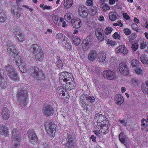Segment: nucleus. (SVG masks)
I'll use <instances>...</instances> for the list:
<instances>
[{
  "label": "nucleus",
  "mask_w": 148,
  "mask_h": 148,
  "mask_svg": "<svg viewBox=\"0 0 148 148\" xmlns=\"http://www.w3.org/2000/svg\"><path fill=\"white\" fill-rule=\"evenodd\" d=\"M119 22L120 23V24L117 23H114L113 24V25L115 26H119L120 27H121L123 26V24L121 23V21L120 20H119L117 21V22Z\"/></svg>",
  "instance_id": "obj_57"
},
{
  "label": "nucleus",
  "mask_w": 148,
  "mask_h": 148,
  "mask_svg": "<svg viewBox=\"0 0 148 148\" xmlns=\"http://www.w3.org/2000/svg\"><path fill=\"white\" fill-rule=\"evenodd\" d=\"M115 102L118 104L121 105L124 102V99L120 94H117L115 97Z\"/></svg>",
  "instance_id": "obj_22"
},
{
  "label": "nucleus",
  "mask_w": 148,
  "mask_h": 148,
  "mask_svg": "<svg viewBox=\"0 0 148 148\" xmlns=\"http://www.w3.org/2000/svg\"><path fill=\"white\" fill-rule=\"evenodd\" d=\"M135 71L136 73L137 74H141L142 73V71L140 68H137L136 69Z\"/></svg>",
  "instance_id": "obj_64"
},
{
  "label": "nucleus",
  "mask_w": 148,
  "mask_h": 148,
  "mask_svg": "<svg viewBox=\"0 0 148 148\" xmlns=\"http://www.w3.org/2000/svg\"><path fill=\"white\" fill-rule=\"evenodd\" d=\"M56 65L58 67L59 70L62 69L63 68L62 61L61 60H57L56 61Z\"/></svg>",
  "instance_id": "obj_42"
},
{
  "label": "nucleus",
  "mask_w": 148,
  "mask_h": 148,
  "mask_svg": "<svg viewBox=\"0 0 148 148\" xmlns=\"http://www.w3.org/2000/svg\"><path fill=\"white\" fill-rule=\"evenodd\" d=\"M71 23L73 27L76 28H80L81 25V22L80 19L76 18L75 19L71 20Z\"/></svg>",
  "instance_id": "obj_18"
},
{
  "label": "nucleus",
  "mask_w": 148,
  "mask_h": 148,
  "mask_svg": "<svg viewBox=\"0 0 148 148\" xmlns=\"http://www.w3.org/2000/svg\"><path fill=\"white\" fill-rule=\"evenodd\" d=\"M131 26L133 30L137 32H139V29L137 25L135 23H132Z\"/></svg>",
  "instance_id": "obj_50"
},
{
  "label": "nucleus",
  "mask_w": 148,
  "mask_h": 148,
  "mask_svg": "<svg viewBox=\"0 0 148 148\" xmlns=\"http://www.w3.org/2000/svg\"><path fill=\"white\" fill-rule=\"evenodd\" d=\"M73 3V0H64V7L66 9L70 8L72 5Z\"/></svg>",
  "instance_id": "obj_30"
},
{
  "label": "nucleus",
  "mask_w": 148,
  "mask_h": 148,
  "mask_svg": "<svg viewBox=\"0 0 148 148\" xmlns=\"http://www.w3.org/2000/svg\"><path fill=\"white\" fill-rule=\"evenodd\" d=\"M1 115L4 119L8 120L9 118L10 115L9 110L7 108L4 107L2 110Z\"/></svg>",
  "instance_id": "obj_17"
},
{
  "label": "nucleus",
  "mask_w": 148,
  "mask_h": 148,
  "mask_svg": "<svg viewBox=\"0 0 148 148\" xmlns=\"http://www.w3.org/2000/svg\"><path fill=\"white\" fill-rule=\"evenodd\" d=\"M136 37V35L135 33H132L129 36V40L132 41Z\"/></svg>",
  "instance_id": "obj_49"
},
{
  "label": "nucleus",
  "mask_w": 148,
  "mask_h": 148,
  "mask_svg": "<svg viewBox=\"0 0 148 148\" xmlns=\"http://www.w3.org/2000/svg\"><path fill=\"white\" fill-rule=\"evenodd\" d=\"M146 86H141V88L143 92L145 95H148V81L145 82Z\"/></svg>",
  "instance_id": "obj_35"
},
{
  "label": "nucleus",
  "mask_w": 148,
  "mask_h": 148,
  "mask_svg": "<svg viewBox=\"0 0 148 148\" xmlns=\"http://www.w3.org/2000/svg\"><path fill=\"white\" fill-rule=\"evenodd\" d=\"M87 95H82L80 97V103L84 109L87 110L88 108V104Z\"/></svg>",
  "instance_id": "obj_10"
},
{
  "label": "nucleus",
  "mask_w": 148,
  "mask_h": 148,
  "mask_svg": "<svg viewBox=\"0 0 148 148\" xmlns=\"http://www.w3.org/2000/svg\"><path fill=\"white\" fill-rule=\"evenodd\" d=\"M119 140L121 142L124 144L126 143L127 137L126 136L124 135L123 132H121L119 135Z\"/></svg>",
  "instance_id": "obj_29"
},
{
  "label": "nucleus",
  "mask_w": 148,
  "mask_h": 148,
  "mask_svg": "<svg viewBox=\"0 0 148 148\" xmlns=\"http://www.w3.org/2000/svg\"><path fill=\"white\" fill-rule=\"evenodd\" d=\"M31 49L34 54L39 52H41V51L42 50L40 46H38L36 44L32 45Z\"/></svg>",
  "instance_id": "obj_20"
},
{
  "label": "nucleus",
  "mask_w": 148,
  "mask_h": 148,
  "mask_svg": "<svg viewBox=\"0 0 148 148\" xmlns=\"http://www.w3.org/2000/svg\"><path fill=\"white\" fill-rule=\"evenodd\" d=\"M67 140H73L75 141V134H70L69 133H68V136L67 138Z\"/></svg>",
  "instance_id": "obj_40"
},
{
  "label": "nucleus",
  "mask_w": 148,
  "mask_h": 148,
  "mask_svg": "<svg viewBox=\"0 0 148 148\" xmlns=\"http://www.w3.org/2000/svg\"><path fill=\"white\" fill-rule=\"evenodd\" d=\"M6 20V16L3 13L0 12V22H3Z\"/></svg>",
  "instance_id": "obj_45"
},
{
  "label": "nucleus",
  "mask_w": 148,
  "mask_h": 148,
  "mask_svg": "<svg viewBox=\"0 0 148 148\" xmlns=\"http://www.w3.org/2000/svg\"><path fill=\"white\" fill-rule=\"evenodd\" d=\"M116 53L121 52L123 54H126L128 53V50L127 48L124 46L121 45L117 47L116 49Z\"/></svg>",
  "instance_id": "obj_19"
},
{
  "label": "nucleus",
  "mask_w": 148,
  "mask_h": 148,
  "mask_svg": "<svg viewBox=\"0 0 148 148\" xmlns=\"http://www.w3.org/2000/svg\"><path fill=\"white\" fill-rule=\"evenodd\" d=\"M18 66L20 70L22 72L25 73L27 69L25 65H23L22 66L20 65Z\"/></svg>",
  "instance_id": "obj_48"
},
{
  "label": "nucleus",
  "mask_w": 148,
  "mask_h": 148,
  "mask_svg": "<svg viewBox=\"0 0 148 148\" xmlns=\"http://www.w3.org/2000/svg\"><path fill=\"white\" fill-rule=\"evenodd\" d=\"M45 128L48 134L51 136H53L56 132V126L55 124L51 122L47 123L45 124Z\"/></svg>",
  "instance_id": "obj_5"
},
{
  "label": "nucleus",
  "mask_w": 148,
  "mask_h": 148,
  "mask_svg": "<svg viewBox=\"0 0 148 148\" xmlns=\"http://www.w3.org/2000/svg\"><path fill=\"white\" fill-rule=\"evenodd\" d=\"M95 34L97 39L101 42L104 40V38H106L103 29L101 28H97L95 30Z\"/></svg>",
  "instance_id": "obj_6"
},
{
  "label": "nucleus",
  "mask_w": 148,
  "mask_h": 148,
  "mask_svg": "<svg viewBox=\"0 0 148 148\" xmlns=\"http://www.w3.org/2000/svg\"><path fill=\"white\" fill-rule=\"evenodd\" d=\"M104 128L105 129V127L103 126L101 129V132L104 134H106L107 132L108 131V128H106V130H104L103 129Z\"/></svg>",
  "instance_id": "obj_60"
},
{
  "label": "nucleus",
  "mask_w": 148,
  "mask_h": 148,
  "mask_svg": "<svg viewBox=\"0 0 148 148\" xmlns=\"http://www.w3.org/2000/svg\"><path fill=\"white\" fill-rule=\"evenodd\" d=\"M52 19L53 21L56 25H59L60 22H62L64 20V19L62 18H59L58 16L56 15H53L52 16Z\"/></svg>",
  "instance_id": "obj_31"
},
{
  "label": "nucleus",
  "mask_w": 148,
  "mask_h": 148,
  "mask_svg": "<svg viewBox=\"0 0 148 148\" xmlns=\"http://www.w3.org/2000/svg\"><path fill=\"white\" fill-rule=\"evenodd\" d=\"M103 75L106 78L110 80H112L116 78L115 74L110 70H107L104 71Z\"/></svg>",
  "instance_id": "obj_13"
},
{
  "label": "nucleus",
  "mask_w": 148,
  "mask_h": 148,
  "mask_svg": "<svg viewBox=\"0 0 148 148\" xmlns=\"http://www.w3.org/2000/svg\"><path fill=\"white\" fill-rule=\"evenodd\" d=\"M13 56L14 57L16 62L18 66L21 65L24 63V61L21 59V57H20L18 54L16 55L15 56Z\"/></svg>",
  "instance_id": "obj_28"
},
{
  "label": "nucleus",
  "mask_w": 148,
  "mask_h": 148,
  "mask_svg": "<svg viewBox=\"0 0 148 148\" xmlns=\"http://www.w3.org/2000/svg\"><path fill=\"white\" fill-rule=\"evenodd\" d=\"M5 70L8 72V75L9 73L13 72L15 71L13 67L12 66L9 64H7L5 66Z\"/></svg>",
  "instance_id": "obj_33"
},
{
  "label": "nucleus",
  "mask_w": 148,
  "mask_h": 148,
  "mask_svg": "<svg viewBox=\"0 0 148 148\" xmlns=\"http://www.w3.org/2000/svg\"><path fill=\"white\" fill-rule=\"evenodd\" d=\"M103 3L102 5H100V7L102 9L103 12H105L106 10H109L110 9V7L108 6L106 4H104Z\"/></svg>",
  "instance_id": "obj_39"
},
{
  "label": "nucleus",
  "mask_w": 148,
  "mask_h": 148,
  "mask_svg": "<svg viewBox=\"0 0 148 148\" xmlns=\"http://www.w3.org/2000/svg\"><path fill=\"white\" fill-rule=\"evenodd\" d=\"M42 112L43 114L45 116H51L53 114V108L51 106H46L43 108Z\"/></svg>",
  "instance_id": "obj_8"
},
{
  "label": "nucleus",
  "mask_w": 148,
  "mask_h": 148,
  "mask_svg": "<svg viewBox=\"0 0 148 148\" xmlns=\"http://www.w3.org/2000/svg\"><path fill=\"white\" fill-rule=\"evenodd\" d=\"M123 31L125 34L126 35H129L131 34L130 30L127 28H125L123 30Z\"/></svg>",
  "instance_id": "obj_55"
},
{
  "label": "nucleus",
  "mask_w": 148,
  "mask_h": 148,
  "mask_svg": "<svg viewBox=\"0 0 148 148\" xmlns=\"http://www.w3.org/2000/svg\"><path fill=\"white\" fill-rule=\"evenodd\" d=\"M145 120L143 119H142L141 129L143 130L148 131V123L145 122Z\"/></svg>",
  "instance_id": "obj_32"
},
{
  "label": "nucleus",
  "mask_w": 148,
  "mask_h": 148,
  "mask_svg": "<svg viewBox=\"0 0 148 148\" xmlns=\"http://www.w3.org/2000/svg\"><path fill=\"white\" fill-rule=\"evenodd\" d=\"M29 73L35 80H41L45 77V75L43 71L36 66H32L29 70Z\"/></svg>",
  "instance_id": "obj_2"
},
{
  "label": "nucleus",
  "mask_w": 148,
  "mask_h": 148,
  "mask_svg": "<svg viewBox=\"0 0 148 148\" xmlns=\"http://www.w3.org/2000/svg\"><path fill=\"white\" fill-rule=\"evenodd\" d=\"M14 32L16 36L18 38V40L20 42H22L25 39V36L23 34H22L18 29H14Z\"/></svg>",
  "instance_id": "obj_15"
},
{
  "label": "nucleus",
  "mask_w": 148,
  "mask_h": 148,
  "mask_svg": "<svg viewBox=\"0 0 148 148\" xmlns=\"http://www.w3.org/2000/svg\"><path fill=\"white\" fill-rule=\"evenodd\" d=\"M112 31V28L111 27L106 28L105 31H104L106 35H108L111 33Z\"/></svg>",
  "instance_id": "obj_46"
},
{
  "label": "nucleus",
  "mask_w": 148,
  "mask_h": 148,
  "mask_svg": "<svg viewBox=\"0 0 148 148\" xmlns=\"http://www.w3.org/2000/svg\"><path fill=\"white\" fill-rule=\"evenodd\" d=\"M119 70L121 73L124 75H128L129 73L126 64L124 62H121L119 64Z\"/></svg>",
  "instance_id": "obj_11"
},
{
  "label": "nucleus",
  "mask_w": 148,
  "mask_h": 148,
  "mask_svg": "<svg viewBox=\"0 0 148 148\" xmlns=\"http://www.w3.org/2000/svg\"><path fill=\"white\" fill-rule=\"evenodd\" d=\"M147 44L146 42H144L141 43L140 45V48L141 49L144 48L147 46Z\"/></svg>",
  "instance_id": "obj_62"
},
{
  "label": "nucleus",
  "mask_w": 148,
  "mask_h": 148,
  "mask_svg": "<svg viewBox=\"0 0 148 148\" xmlns=\"http://www.w3.org/2000/svg\"><path fill=\"white\" fill-rule=\"evenodd\" d=\"M56 38L58 40H60L62 41L65 38H66L64 36H63V35L62 33H58L56 35Z\"/></svg>",
  "instance_id": "obj_44"
},
{
  "label": "nucleus",
  "mask_w": 148,
  "mask_h": 148,
  "mask_svg": "<svg viewBox=\"0 0 148 148\" xmlns=\"http://www.w3.org/2000/svg\"><path fill=\"white\" fill-rule=\"evenodd\" d=\"M18 101L21 104L25 106L27 103V94L26 88L21 87L18 90L16 95Z\"/></svg>",
  "instance_id": "obj_1"
},
{
  "label": "nucleus",
  "mask_w": 148,
  "mask_h": 148,
  "mask_svg": "<svg viewBox=\"0 0 148 148\" xmlns=\"http://www.w3.org/2000/svg\"><path fill=\"white\" fill-rule=\"evenodd\" d=\"M7 81L5 76L3 75V70L0 69V86L1 88H6Z\"/></svg>",
  "instance_id": "obj_12"
},
{
  "label": "nucleus",
  "mask_w": 148,
  "mask_h": 148,
  "mask_svg": "<svg viewBox=\"0 0 148 148\" xmlns=\"http://www.w3.org/2000/svg\"><path fill=\"white\" fill-rule=\"evenodd\" d=\"M80 43V38L77 37H75L73 41V43L75 46H78Z\"/></svg>",
  "instance_id": "obj_43"
},
{
  "label": "nucleus",
  "mask_w": 148,
  "mask_h": 148,
  "mask_svg": "<svg viewBox=\"0 0 148 148\" xmlns=\"http://www.w3.org/2000/svg\"><path fill=\"white\" fill-rule=\"evenodd\" d=\"M66 145L69 148L74 147L75 145V141L68 140L66 144Z\"/></svg>",
  "instance_id": "obj_34"
},
{
  "label": "nucleus",
  "mask_w": 148,
  "mask_h": 148,
  "mask_svg": "<svg viewBox=\"0 0 148 148\" xmlns=\"http://www.w3.org/2000/svg\"><path fill=\"white\" fill-rule=\"evenodd\" d=\"M10 78L15 81H18L19 80V78L17 75V72L15 71L13 72L9 73L8 75Z\"/></svg>",
  "instance_id": "obj_21"
},
{
  "label": "nucleus",
  "mask_w": 148,
  "mask_h": 148,
  "mask_svg": "<svg viewBox=\"0 0 148 148\" xmlns=\"http://www.w3.org/2000/svg\"><path fill=\"white\" fill-rule=\"evenodd\" d=\"M119 121L120 122V123L122 124L123 125L126 126L127 125V123L124 119L121 120L119 119Z\"/></svg>",
  "instance_id": "obj_58"
},
{
  "label": "nucleus",
  "mask_w": 148,
  "mask_h": 148,
  "mask_svg": "<svg viewBox=\"0 0 148 148\" xmlns=\"http://www.w3.org/2000/svg\"><path fill=\"white\" fill-rule=\"evenodd\" d=\"M89 45L88 40H84L82 44V47L83 49L85 50L87 49L89 47Z\"/></svg>",
  "instance_id": "obj_37"
},
{
  "label": "nucleus",
  "mask_w": 148,
  "mask_h": 148,
  "mask_svg": "<svg viewBox=\"0 0 148 148\" xmlns=\"http://www.w3.org/2000/svg\"><path fill=\"white\" fill-rule=\"evenodd\" d=\"M62 43L63 45H64L65 48L67 49H69L71 48V43H69V40L67 38H65L62 41Z\"/></svg>",
  "instance_id": "obj_25"
},
{
  "label": "nucleus",
  "mask_w": 148,
  "mask_h": 148,
  "mask_svg": "<svg viewBox=\"0 0 148 148\" xmlns=\"http://www.w3.org/2000/svg\"><path fill=\"white\" fill-rule=\"evenodd\" d=\"M113 37L114 38L120 39V36L117 32H115L113 35Z\"/></svg>",
  "instance_id": "obj_53"
},
{
  "label": "nucleus",
  "mask_w": 148,
  "mask_h": 148,
  "mask_svg": "<svg viewBox=\"0 0 148 148\" xmlns=\"http://www.w3.org/2000/svg\"><path fill=\"white\" fill-rule=\"evenodd\" d=\"M27 135L29 138L30 141L34 144L35 142L38 140V138L36 136L34 131L33 130H29L27 133Z\"/></svg>",
  "instance_id": "obj_9"
},
{
  "label": "nucleus",
  "mask_w": 148,
  "mask_h": 148,
  "mask_svg": "<svg viewBox=\"0 0 148 148\" xmlns=\"http://www.w3.org/2000/svg\"><path fill=\"white\" fill-rule=\"evenodd\" d=\"M8 53L11 54L12 56H15L18 54L15 46L11 42L9 41L6 44Z\"/></svg>",
  "instance_id": "obj_7"
},
{
  "label": "nucleus",
  "mask_w": 148,
  "mask_h": 148,
  "mask_svg": "<svg viewBox=\"0 0 148 148\" xmlns=\"http://www.w3.org/2000/svg\"><path fill=\"white\" fill-rule=\"evenodd\" d=\"M142 62L144 64H148V58H147L145 54H143L140 57Z\"/></svg>",
  "instance_id": "obj_38"
},
{
  "label": "nucleus",
  "mask_w": 148,
  "mask_h": 148,
  "mask_svg": "<svg viewBox=\"0 0 148 148\" xmlns=\"http://www.w3.org/2000/svg\"><path fill=\"white\" fill-rule=\"evenodd\" d=\"M106 118V117L104 116V115L102 114L100 116V117L99 118V119H98V121L99 122H103L104 121V120L105 119V118Z\"/></svg>",
  "instance_id": "obj_54"
},
{
  "label": "nucleus",
  "mask_w": 148,
  "mask_h": 148,
  "mask_svg": "<svg viewBox=\"0 0 148 148\" xmlns=\"http://www.w3.org/2000/svg\"><path fill=\"white\" fill-rule=\"evenodd\" d=\"M138 80L136 78H133L132 79V83L134 85H136L137 84L138 82Z\"/></svg>",
  "instance_id": "obj_63"
},
{
  "label": "nucleus",
  "mask_w": 148,
  "mask_h": 148,
  "mask_svg": "<svg viewBox=\"0 0 148 148\" xmlns=\"http://www.w3.org/2000/svg\"><path fill=\"white\" fill-rule=\"evenodd\" d=\"M98 53L95 50H91L88 56V58L90 61H93L97 57Z\"/></svg>",
  "instance_id": "obj_16"
},
{
  "label": "nucleus",
  "mask_w": 148,
  "mask_h": 148,
  "mask_svg": "<svg viewBox=\"0 0 148 148\" xmlns=\"http://www.w3.org/2000/svg\"><path fill=\"white\" fill-rule=\"evenodd\" d=\"M34 54L36 60L38 61H41L44 58V55L42 50L41 51V52H37Z\"/></svg>",
  "instance_id": "obj_27"
},
{
  "label": "nucleus",
  "mask_w": 148,
  "mask_h": 148,
  "mask_svg": "<svg viewBox=\"0 0 148 148\" xmlns=\"http://www.w3.org/2000/svg\"><path fill=\"white\" fill-rule=\"evenodd\" d=\"M123 16L125 19L128 20L130 19V17L126 13H124L123 14Z\"/></svg>",
  "instance_id": "obj_61"
},
{
  "label": "nucleus",
  "mask_w": 148,
  "mask_h": 148,
  "mask_svg": "<svg viewBox=\"0 0 148 148\" xmlns=\"http://www.w3.org/2000/svg\"><path fill=\"white\" fill-rule=\"evenodd\" d=\"M11 11L14 15H16V17L19 18L20 17L21 13L18 11L17 9H15V6L14 5H12Z\"/></svg>",
  "instance_id": "obj_36"
},
{
  "label": "nucleus",
  "mask_w": 148,
  "mask_h": 148,
  "mask_svg": "<svg viewBox=\"0 0 148 148\" xmlns=\"http://www.w3.org/2000/svg\"><path fill=\"white\" fill-rule=\"evenodd\" d=\"M78 12L80 16L83 18H86L88 14L87 8L84 6L79 8Z\"/></svg>",
  "instance_id": "obj_14"
},
{
  "label": "nucleus",
  "mask_w": 148,
  "mask_h": 148,
  "mask_svg": "<svg viewBox=\"0 0 148 148\" xmlns=\"http://www.w3.org/2000/svg\"><path fill=\"white\" fill-rule=\"evenodd\" d=\"M91 10L92 12V14L93 15L95 14L97 11V9L96 6H93L91 7Z\"/></svg>",
  "instance_id": "obj_52"
},
{
  "label": "nucleus",
  "mask_w": 148,
  "mask_h": 148,
  "mask_svg": "<svg viewBox=\"0 0 148 148\" xmlns=\"http://www.w3.org/2000/svg\"><path fill=\"white\" fill-rule=\"evenodd\" d=\"M12 141L15 143L12 146V148H18L20 145L21 138L19 136V132L17 129H14L12 131Z\"/></svg>",
  "instance_id": "obj_4"
},
{
  "label": "nucleus",
  "mask_w": 148,
  "mask_h": 148,
  "mask_svg": "<svg viewBox=\"0 0 148 148\" xmlns=\"http://www.w3.org/2000/svg\"><path fill=\"white\" fill-rule=\"evenodd\" d=\"M88 101V103H92L94 102L95 101V98L94 97L92 96H89L87 95Z\"/></svg>",
  "instance_id": "obj_47"
},
{
  "label": "nucleus",
  "mask_w": 148,
  "mask_h": 148,
  "mask_svg": "<svg viewBox=\"0 0 148 148\" xmlns=\"http://www.w3.org/2000/svg\"><path fill=\"white\" fill-rule=\"evenodd\" d=\"M0 133L1 135L7 136L8 133L7 127L3 125H0Z\"/></svg>",
  "instance_id": "obj_26"
},
{
  "label": "nucleus",
  "mask_w": 148,
  "mask_h": 148,
  "mask_svg": "<svg viewBox=\"0 0 148 148\" xmlns=\"http://www.w3.org/2000/svg\"><path fill=\"white\" fill-rule=\"evenodd\" d=\"M98 60L100 62H104L106 59V54L105 53L102 51H100L98 53Z\"/></svg>",
  "instance_id": "obj_23"
},
{
  "label": "nucleus",
  "mask_w": 148,
  "mask_h": 148,
  "mask_svg": "<svg viewBox=\"0 0 148 148\" xmlns=\"http://www.w3.org/2000/svg\"><path fill=\"white\" fill-rule=\"evenodd\" d=\"M138 60L136 59H134L132 60L131 62V64L132 66L135 67L138 64Z\"/></svg>",
  "instance_id": "obj_51"
},
{
  "label": "nucleus",
  "mask_w": 148,
  "mask_h": 148,
  "mask_svg": "<svg viewBox=\"0 0 148 148\" xmlns=\"http://www.w3.org/2000/svg\"><path fill=\"white\" fill-rule=\"evenodd\" d=\"M109 15V19L111 21H114L119 18V14L115 12H110Z\"/></svg>",
  "instance_id": "obj_24"
},
{
  "label": "nucleus",
  "mask_w": 148,
  "mask_h": 148,
  "mask_svg": "<svg viewBox=\"0 0 148 148\" xmlns=\"http://www.w3.org/2000/svg\"><path fill=\"white\" fill-rule=\"evenodd\" d=\"M138 47V45L137 43H134L133 44L132 47V48L134 51H136Z\"/></svg>",
  "instance_id": "obj_56"
},
{
  "label": "nucleus",
  "mask_w": 148,
  "mask_h": 148,
  "mask_svg": "<svg viewBox=\"0 0 148 148\" xmlns=\"http://www.w3.org/2000/svg\"><path fill=\"white\" fill-rule=\"evenodd\" d=\"M86 5L88 6H90L93 5V1L92 0H87L86 2Z\"/></svg>",
  "instance_id": "obj_59"
},
{
  "label": "nucleus",
  "mask_w": 148,
  "mask_h": 148,
  "mask_svg": "<svg viewBox=\"0 0 148 148\" xmlns=\"http://www.w3.org/2000/svg\"><path fill=\"white\" fill-rule=\"evenodd\" d=\"M72 14L69 13H67L64 15V18L65 20L67 21H71L72 19Z\"/></svg>",
  "instance_id": "obj_41"
},
{
  "label": "nucleus",
  "mask_w": 148,
  "mask_h": 148,
  "mask_svg": "<svg viewBox=\"0 0 148 148\" xmlns=\"http://www.w3.org/2000/svg\"><path fill=\"white\" fill-rule=\"evenodd\" d=\"M74 79L71 77L70 73L66 72H62L60 73L59 77V82H64L66 83V84L71 85V82H73Z\"/></svg>",
  "instance_id": "obj_3"
}]
</instances>
